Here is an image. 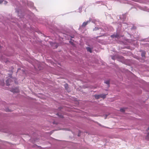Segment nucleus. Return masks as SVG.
Segmentation results:
<instances>
[{
  "label": "nucleus",
  "instance_id": "39448f33",
  "mask_svg": "<svg viewBox=\"0 0 149 149\" xmlns=\"http://www.w3.org/2000/svg\"><path fill=\"white\" fill-rule=\"evenodd\" d=\"M86 49L88 51L91 53L92 52L91 49L89 47H86Z\"/></svg>",
  "mask_w": 149,
  "mask_h": 149
},
{
  "label": "nucleus",
  "instance_id": "4468645a",
  "mask_svg": "<svg viewBox=\"0 0 149 149\" xmlns=\"http://www.w3.org/2000/svg\"><path fill=\"white\" fill-rule=\"evenodd\" d=\"M4 0H0V4L1 3L3 2Z\"/></svg>",
  "mask_w": 149,
  "mask_h": 149
},
{
  "label": "nucleus",
  "instance_id": "f257e3e1",
  "mask_svg": "<svg viewBox=\"0 0 149 149\" xmlns=\"http://www.w3.org/2000/svg\"><path fill=\"white\" fill-rule=\"evenodd\" d=\"M104 84H105L104 86H105L104 87L106 88H104V90H105L106 91H107V89L109 87V79H107L104 81Z\"/></svg>",
  "mask_w": 149,
  "mask_h": 149
},
{
  "label": "nucleus",
  "instance_id": "9d476101",
  "mask_svg": "<svg viewBox=\"0 0 149 149\" xmlns=\"http://www.w3.org/2000/svg\"><path fill=\"white\" fill-rule=\"evenodd\" d=\"M120 111L122 112H123L125 111V109L124 108H121L120 109Z\"/></svg>",
  "mask_w": 149,
  "mask_h": 149
},
{
  "label": "nucleus",
  "instance_id": "7ed1b4c3",
  "mask_svg": "<svg viewBox=\"0 0 149 149\" xmlns=\"http://www.w3.org/2000/svg\"><path fill=\"white\" fill-rule=\"evenodd\" d=\"M11 79L10 78H9L6 81V83L7 86H8L10 84H9V82H11Z\"/></svg>",
  "mask_w": 149,
  "mask_h": 149
},
{
  "label": "nucleus",
  "instance_id": "2eb2a0df",
  "mask_svg": "<svg viewBox=\"0 0 149 149\" xmlns=\"http://www.w3.org/2000/svg\"><path fill=\"white\" fill-rule=\"evenodd\" d=\"M7 3V2L6 1H4V3L5 4H6Z\"/></svg>",
  "mask_w": 149,
  "mask_h": 149
},
{
  "label": "nucleus",
  "instance_id": "f8f14e48",
  "mask_svg": "<svg viewBox=\"0 0 149 149\" xmlns=\"http://www.w3.org/2000/svg\"><path fill=\"white\" fill-rule=\"evenodd\" d=\"M107 116H108V115H107V114H106L105 115H103V117H104V119H106Z\"/></svg>",
  "mask_w": 149,
  "mask_h": 149
},
{
  "label": "nucleus",
  "instance_id": "1a4fd4ad",
  "mask_svg": "<svg viewBox=\"0 0 149 149\" xmlns=\"http://www.w3.org/2000/svg\"><path fill=\"white\" fill-rule=\"evenodd\" d=\"M146 139L147 140H149V133L148 134L146 138Z\"/></svg>",
  "mask_w": 149,
  "mask_h": 149
},
{
  "label": "nucleus",
  "instance_id": "423d86ee",
  "mask_svg": "<svg viewBox=\"0 0 149 149\" xmlns=\"http://www.w3.org/2000/svg\"><path fill=\"white\" fill-rule=\"evenodd\" d=\"M145 52H143L141 53V56L142 57H144L145 56Z\"/></svg>",
  "mask_w": 149,
  "mask_h": 149
},
{
  "label": "nucleus",
  "instance_id": "20e7f679",
  "mask_svg": "<svg viewBox=\"0 0 149 149\" xmlns=\"http://www.w3.org/2000/svg\"><path fill=\"white\" fill-rule=\"evenodd\" d=\"M89 22V21H88L86 22H84L83 24H82V27H85V26L88 24V22Z\"/></svg>",
  "mask_w": 149,
  "mask_h": 149
},
{
  "label": "nucleus",
  "instance_id": "6e6552de",
  "mask_svg": "<svg viewBox=\"0 0 149 149\" xmlns=\"http://www.w3.org/2000/svg\"><path fill=\"white\" fill-rule=\"evenodd\" d=\"M107 94H108V93L107 92H106L105 93V94H103V99L105 97L106 95H107Z\"/></svg>",
  "mask_w": 149,
  "mask_h": 149
},
{
  "label": "nucleus",
  "instance_id": "9b49d317",
  "mask_svg": "<svg viewBox=\"0 0 149 149\" xmlns=\"http://www.w3.org/2000/svg\"><path fill=\"white\" fill-rule=\"evenodd\" d=\"M111 37H113V38L115 37L116 38V37H117V35H112L111 36Z\"/></svg>",
  "mask_w": 149,
  "mask_h": 149
},
{
  "label": "nucleus",
  "instance_id": "ddd939ff",
  "mask_svg": "<svg viewBox=\"0 0 149 149\" xmlns=\"http://www.w3.org/2000/svg\"><path fill=\"white\" fill-rule=\"evenodd\" d=\"M68 85L67 84L65 85V87L66 89H67V87H68Z\"/></svg>",
  "mask_w": 149,
  "mask_h": 149
},
{
  "label": "nucleus",
  "instance_id": "f3484780",
  "mask_svg": "<svg viewBox=\"0 0 149 149\" xmlns=\"http://www.w3.org/2000/svg\"><path fill=\"white\" fill-rule=\"evenodd\" d=\"M148 130H149V127L148 128Z\"/></svg>",
  "mask_w": 149,
  "mask_h": 149
},
{
  "label": "nucleus",
  "instance_id": "f03ea898",
  "mask_svg": "<svg viewBox=\"0 0 149 149\" xmlns=\"http://www.w3.org/2000/svg\"><path fill=\"white\" fill-rule=\"evenodd\" d=\"M11 91L14 93H17L19 92V90L18 88H16L11 89Z\"/></svg>",
  "mask_w": 149,
  "mask_h": 149
},
{
  "label": "nucleus",
  "instance_id": "0eeeda50",
  "mask_svg": "<svg viewBox=\"0 0 149 149\" xmlns=\"http://www.w3.org/2000/svg\"><path fill=\"white\" fill-rule=\"evenodd\" d=\"M101 96L100 95H95V98L97 99H99L100 97Z\"/></svg>",
  "mask_w": 149,
  "mask_h": 149
},
{
  "label": "nucleus",
  "instance_id": "dca6fc26",
  "mask_svg": "<svg viewBox=\"0 0 149 149\" xmlns=\"http://www.w3.org/2000/svg\"><path fill=\"white\" fill-rule=\"evenodd\" d=\"M61 118H63V116L62 115H61L60 116Z\"/></svg>",
  "mask_w": 149,
  "mask_h": 149
},
{
  "label": "nucleus",
  "instance_id": "a211bd4d",
  "mask_svg": "<svg viewBox=\"0 0 149 149\" xmlns=\"http://www.w3.org/2000/svg\"><path fill=\"white\" fill-rule=\"evenodd\" d=\"M57 115H58V116H59V114H58V113H57Z\"/></svg>",
  "mask_w": 149,
  "mask_h": 149
}]
</instances>
